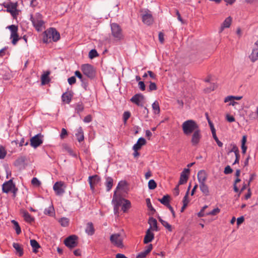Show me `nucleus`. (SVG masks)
Listing matches in <instances>:
<instances>
[{
  "mask_svg": "<svg viewBox=\"0 0 258 258\" xmlns=\"http://www.w3.org/2000/svg\"><path fill=\"white\" fill-rule=\"evenodd\" d=\"M30 20L37 31H42L45 29L44 22L42 19V16L40 13H36L34 15H31Z\"/></svg>",
  "mask_w": 258,
  "mask_h": 258,
  "instance_id": "3",
  "label": "nucleus"
},
{
  "mask_svg": "<svg viewBox=\"0 0 258 258\" xmlns=\"http://www.w3.org/2000/svg\"><path fill=\"white\" fill-rule=\"evenodd\" d=\"M76 137L79 142L83 141L84 139V133L82 127H79L75 133Z\"/></svg>",
  "mask_w": 258,
  "mask_h": 258,
  "instance_id": "26",
  "label": "nucleus"
},
{
  "mask_svg": "<svg viewBox=\"0 0 258 258\" xmlns=\"http://www.w3.org/2000/svg\"><path fill=\"white\" fill-rule=\"evenodd\" d=\"M202 139V134L200 129L197 130L194 132L191 136V143L192 146H197Z\"/></svg>",
  "mask_w": 258,
  "mask_h": 258,
  "instance_id": "13",
  "label": "nucleus"
},
{
  "mask_svg": "<svg viewBox=\"0 0 258 258\" xmlns=\"http://www.w3.org/2000/svg\"><path fill=\"white\" fill-rule=\"evenodd\" d=\"M125 200L122 198L120 195H118L116 190L114 191L112 203L114 205V211L115 212H117L119 206L123 204Z\"/></svg>",
  "mask_w": 258,
  "mask_h": 258,
  "instance_id": "7",
  "label": "nucleus"
},
{
  "mask_svg": "<svg viewBox=\"0 0 258 258\" xmlns=\"http://www.w3.org/2000/svg\"><path fill=\"white\" fill-rule=\"evenodd\" d=\"M21 214L24 219V220L28 223H31L34 221V218L26 210H23L21 211Z\"/></svg>",
  "mask_w": 258,
  "mask_h": 258,
  "instance_id": "20",
  "label": "nucleus"
},
{
  "mask_svg": "<svg viewBox=\"0 0 258 258\" xmlns=\"http://www.w3.org/2000/svg\"><path fill=\"white\" fill-rule=\"evenodd\" d=\"M76 79L75 77H71L68 79V82L70 85H73L76 83Z\"/></svg>",
  "mask_w": 258,
  "mask_h": 258,
  "instance_id": "60",
  "label": "nucleus"
},
{
  "mask_svg": "<svg viewBox=\"0 0 258 258\" xmlns=\"http://www.w3.org/2000/svg\"><path fill=\"white\" fill-rule=\"evenodd\" d=\"M131 116V113L129 111H125L123 114V119L124 123H126L127 119Z\"/></svg>",
  "mask_w": 258,
  "mask_h": 258,
  "instance_id": "47",
  "label": "nucleus"
},
{
  "mask_svg": "<svg viewBox=\"0 0 258 258\" xmlns=\"http://www.w3.org/2000/svg\"><path fill=\"white\" fill-rule=\"evenodd\" d=\"M84 106L82 102L78 103L75 107V110L77 113L80 114L81 112L84 110Z\"/></svg>",
  "mask_w": 258,
  "mask_h": 258,
  "instance_id": "40",
  "label": "nucleus"
},
{
  "mask_svg": "<svg viewBox=\"0 0 258 258\" xmlns=\"http://www.w3.org/2000/svg\"><path fill=\"white\" fill-rule=\"evenodd\" d=\"M110 240L112 244L118 247H123L122 238L119 234H114L110 236Z\"/></svg>",
  "mask_w": 258,
  "mask_h": 258,
  "instance_id": "9",
  "label": "nucleus"
},
{
  "mask_svg": "<svg viewBox=\"0 0 258 258\" xmlns=\"http://www.w3.org/2000/svg\"><path fill=\"white\" fill-rule=\"evenodd\" d=\"M154 234L151 232L150 228L146 232V235L144 239V242L145 243H148L149 242L152 241V240L154 239Z\"/></svg>",
  "mask_w": 258,
  "mask_h": 258,
  "instance_id": "23",
  "label": "nucleus"
},
{
  "mask_svg": "<svg viewBox=\"0 0 258 258\" xmlns=\"http://www.w3.org/2000/svg\"><path fill=\"white\" fill-rule=\"evenodd\" d=\"M146 204H147V206L148 208L151 211H155V210L154 209L153 207L152 206L150 199H149V198L146 199Z\"/></svg>",
  "mask_w": 258,
  "mask_h": 258,
  "instance_id": "52",
  "label": "nucleus"
},
{
  "mask_svg": "<svg viewBox=\"0 0 258 258\" xmlns=\"http://www.w3.org/2000/svg\"><path fill=\"white\" fill-rule=\"evenodd\" d=\"M142 21L143 23L147 25H150L153 23L154 19L150 11L146 12L142 16Z\"/></svg>",
  "mask_w": 258,
  "mask_h": 258,
  "instance_id": "16",
  "label": "nucleus"
},
{
  "mask_svg": "<svg viewBox=\"0 0 258 258\" xmlns=\"http://www.w3.org/2000/svg\"><path fill=\"white\" fill-rule=\"evenodd\" d=\"M169 198L170 197L168 195L164 196L162 199H159V201L163 205L168 207L169 204Z\"/></svg>",
  "mask_w": 258,
  "mask_h": 258,
  "instance_id": "37",
  "label": "nucleus"
},
{
  "mask_svg": "<svg viewBox=\"0 0 258 258\" xmlns=\"http://www.w3.org/2000/svg\"><path fill=\"white\" fill-rule=\"evenodd\" d=\"M190 187V185H189L188 188V190H187L186 195L184 197L183 201H182L183 204H186V205H187V206L189 203V200L188 199V190H189Z\"/></svg>",
  "mask_w": 258,
  "mask_h": 258,
  "instance_id": "49",
  "label": "nucleus"
},
{
  "mask_svg": "<svg viewBox=\"0 0 258 258\" xmlns=\"http://www.w3.org/2000/svg\"><path fill=\"white\" fill-rule=\"evenodd\" d=\"M126 183L125 181H120L118 183V185L116 187V190L117 191V190L123 188L126 185Z\"/></svg>",
  "mask_w": 258,
  "mask_h": 258,
  "instance_id": "48",
  "label": "nucleus"
},
{
  "mask_svg": "<svg viewBox=\"0 0 258 258\" xmlns=\"http://www.w3.org/2000/svg\"><path fill=\"white\" fill-rule=\"evenodd\" d=\"M92 118L91 115H88L84 117L83 121H84V122H85L86 123H88L92 121Z\"/></svg>",
  "mask_w": 258,
  "mask_h": 258,
  "instance_id": "58",
  "label": "nucleus"
},
{
  "mask_svg": "<svg viewBox=\"0 0 258 258\" xmlns=\"http://www.w3.org/2000/svg\"><path fill=\"white\" fill-rule=\"evenodd\" d=\"M226 119L227 121L230 122H234L235 121V118L233 116L230 115H226Z\"/></svg>",
  "mask_w": 258,
  "mask_h": 258,
  "instance_id": "64",
  "label": "nucleus"
},
{
  "mask_svg": "<svg viewBox=\"0 0 258 258\" xmlns=\"http://www.w3.org/2000/svg\"><path fill=\"white\" fill-rule=\"evenodd\" d=\"M2 190L5 193H8L11 191L13 192L14 196L15 197L18 191V188L13 183V179H11L3 183L2 186Z\"/></svg>",
  "mask_w": 258,
  "mask_h": 258,
  "instance_id": "4",
  "label": "nucleus"
},
{
  "mask_svg": "<svg viewBox=\"0 0 258 258\" xmlns=\"http://www.w3.org/2000/svg\"><path fill=\"white\" fill-rule=\"evenodd\" d=\"M232 21V18L229 16L226 18L221 25L219 33H221L224 29L230 27Z\"/></svg>",
  "mask_w": 258,
  "mask_h": 258,
  "instance_id": "19",
  "label": "nucleus"
},
{
  "mask_svg": "<svg viewBox=\"0 0 258 258\" xmlns=\"http://www.w3.org/2000/svg\"><path fill=\"white\" fill-rule=\"evenodd\" d=\"M213 137L214 140H215V141L216 142L218 146L220 147H222L223 146V143L219 140L218 138H217V137L216 136V134L213 136Z\"/></svg>",
  "mask_w": 258,
  "mask_h": 258,
  "instance_id": "56",
  "label": "nucleus"
},
{
  "mask_svg": "<svg viewBox=\"0 0 258 258\" xmlns=\"http://www.w3.org/2000/svg\"><path fill=\"white\" fill-rule=\"evenodd\" d=\"M200 188L203 194L207 196L209 195V189L208 186L205 183H202L200 184Z\"/></svg>",
  "mask_w": 258,
  "mask_h": 258,
  "instance_id": "28",
  "label": "nucleus"
},
{
  "mask_svg": "<svg viewBox=\"0 0 258 258\" xmlns=\"http://www.w3.org/2000/svg\"><path fill=\"white\" fill-rule=\"evenodd\" d=\"M7 154V152L5 148L3 146L0 145V159H4L6 157Z\"/></svg>",
  "mask_w": 258,
  "mask_h": 258,
  "instance_id": "42",
  "label": "nucleus"
},
{
  "mask_svg": "<svg viewBox=\"0 0 258 258\" xmlns=\"http://www.w3.org/2000/svg\"><path fill=\"white\" fill-rule=\"evenodd\" d=\"M59 39L60 34L55 28H50L43 33V41L44 43L50 42L51 40L54 42H56Z\"/></svg>",
  "mask_w": 258,
  "mask_h": 258,
  "instance_id": "2",
  "label": "nucleus"
},
{
  "mask_svg": "<svg viewBox=\"0 0 258 258\" xmlns=\"http://www.w3.org/2000/svg\"><path fill=\"white\" fill-rule=\"evenodd\" d=\"M148 253L145 251L141 252L136 257V258H145Z\"/></svg>",
  "mask_w": 258,
  "mask_h": 258,
  "instance_id": "55",
  "label": "nucleus"
},
{
  "mask_svg": "<svg viewBox=\"0 0 258 258\" xmlns=\"http://www.w3.org/2000/svg\"><path fill=\"white\" fill-rule=\"evenodd\" d=\"M146 143V140L143 138H140L138 139L136 144L133 146V150L134 151H138L140 150L142 146L145 145Z\"/></svg>",
  "mask_w": 258,
  "mask_h": 258,
  "instance_id": "22",
  "label": "nucleus"
},
{
  "mask_svg": "<svg viewBox=\"0 0 258 258\" xmlns=\"http://www.w3.org/2000/svg\"><path fill=\"white\" fill-rule=\"evenodd\" d=\"M189 173V169L185 168L182 171L180 174V179L179 181V184H183L187 182Z\"/></svg>",
  "mask_w": 258,
  "mask_h": 258,
  "instance_id": "18",
  "label": "nucleus"
},
{
  "mask_svg": "<svg viewBox=\"0 0 258 258\" xmlns=\"http://www.w3.org/2000/svg\"><path fill=\"white\" fill-rule=\"evenodd\" d=\"M50 73L49 72H46L45 73L43 74L41 77V84L42 85H45L48 84L50 81V79L49 78Z\"/></svg>",
  "mask_w": 258,
  "mask_h": 258,
  "instance_id": "31",
  "label": "nucleus"
},
{
  "mask_svg": "<svg viewBox=\"0 0 258 258\" xmlns=\"http://www.w3.org/2000/svg\"><path fill=\"white\" fill-rule=\"evenodd\" d=\"M42 138L43 136L41 134H38L33 137L30 139L31 146L34 148L40 146L43 143Z\"/></svg>",
  "mask_w": 258,
  "mask_h": 258,
  "instance_id": "10",
  "label": "nucleus"
},
{
  "mask_svg": "<svg viewBox=\"0 0 258 258\" xmlns=\"http://www.w3.org/2000/svg\"><path fill=\"white\" fill-rule=\"evenodd\" d=\"M157 186L156 182L153 179H151L148 182V187L150 189H154Z\"/></svg>",
  "mask_w": 258,
  "mask_h": 258,
  "instance_id": "43",
  "label": "nucleus"
},
{
  "mask_svg": "<svg viewBox=\"0 0 258 258\" xmlns=\"http://www.w3.org/2000/svg\"><path fill=\"white\" fill-rule=\"evenodd\" d=\"M66 186L63 181H57L54 183L53 186V190L57 195H61L64 192Z\"/></svg>",
  "mask_w": 258,
  "mask_h": 258,
  "instance_id": "11",
  "label": "nucleus"
},
{
  "mask_svg": "<svg viewBox=\"0 0 258 258\" xmlns=\"http://www.w3.org/2000/svg\"><path fill=\"white\" fill-rule=\"evenodd\" d=\"M131 207V203L130 201L127 200H124L122 204L121 209L123 212H126Z\"/></svg>",
  "mask_w": 258,
  "mask_h": 258,
  "instance_id": "34",
  "label": "nucleus"
},
{
  "mask_svg": "<svg viewBox=\"0 0 258 258\" xmlns=\"http://www.w3.org/2000/svg\"><path fill=\"white\" fill-rule=\"evenodd\" d=\"M85 231L89 235H92L94 233L95 230L92 223L89 222L87 223Z\"/></svg>",
  "mask_w": 258,
  "mask_h": 258,
  "instance_id": "30",
  "label": "nucleus"
},
{
  "mask_svg": "<svg viewBox=\"0 0 258 258\" xmlns=\"http://www.w3.org/2000/svg\"><path fill=\"white\" fill-rule=\"evenodd\" d=\"M149 224L150 225V228H152L153 230L158 231L157 220L154 218H150L149 220Z\"/></svg>",
  "mask_w": 258,
  "mask_h": 258,
  "instance_id": "29",
  "label": "nucleus"
},
{
  "mask_svg": "<svg viewBox=\"0 0 258 258\" xmlns=\"http://www.w3.org/2000/svg\"><path fill=\"white\" fill-rule=\"evenodd\" d=\"M244 221V218L243 216L239 217L237 219V225L239 226L241 224H242Z\"/></svg>",
  "mask_w": 258,
  "mask_h": 258,
  "instance_id": "61",
  "label": "nucleus"
},
{
  "mask_svg": "<svg viewBox=\"0 0 258 258\" xmlns=\"http://www.w3.org/2000/svg\"><path fill=\"white\" fill-rule=\"evenodd\" d=\"M232 171L233 170L230 167V166L228 165L225 168L224 172L226 174H228L231 173L232 172Z\"/></svg>",
  "mask_w": 258,
  "mask_h": 258,
  "instance_id": "54",
  "label": "nucleus"
},
{
  "mask_svg": "<svg viewBox=\"0 0 258 258\" xmlns=\"http://www.w3.org/2000/svg\"><path fill=\"white\" fill-rule=\"evenodd\" d=\"M154 113L156 114H159L160 112L159 103L157 101H155L152 105Z\"/></svg>",
  "mask_w": 258,
  "mask_h": 258,
  "instance_id": "35",
  "label": "nucleus"
},
{
  "mask_svg": "<svg viewBox=\"0 0 258 258\" xmlns=\"http://www.w3.org/2000/svg\"><path fill=\"white\" fill-rule=\"evenodd\" d=\"M164 35L162 32H160L159 33V41L161 43H164Z\"/></svg>",
  "mask_w": 258,
  "mask_h": 258,
  "instance_id": "62",
  "label": "nucleus"
},
{
  "mask_svg": "<svg viewBox=\"0 0 258 258\" xmlns=\"http://www.w3.org/2000/svg\"><path fill=\"white\" fill-rule=\"evenodd\" d=\"M158 220L162 224V225L165 227L169 231L171 232L172 231L171 225H170L167 221L163 220L160 217H158Z\"/></svg>",
  "mask_w": 258,
  "mask_h": 258,
  "instance_id": "36",
  "label": "nucleus"
},
{
  "mask_svg": "<svg viewBox=\"0 0 258 258\" xmlns=\"http://www.w3.org/2000/svg\"><path fill=\"white\" fill-rule=\"evenodd\" d=\"M249 58L252 62L258 60V48H253L252 49L251 53L249 55Z\"/></svg>",
  "mask_w": 258,
  "mask_h": 258,
  "instance_id": "24",
  "label": "nucleus"
},
{
  "mask_svg": "<svg viewBox=\"0 0 258 258\" xmlns=\"http://www.w3.org/2000/svg\"><path fill=\"white\" fill-rule=\"evenodd\" d=\"M111 29L112 35L116 40H120L123 39L122 30L117 24H111Z\"/></svg>",
  "mask_w": 258,
  "mask_h": 258,
  "instance_id": "5",
  "label": "nucleus"
},
{
  "mask_svg": "<svg viewBox=\"0 0 258 258\" xmlns=\"http://www.w3.org/2000/svg\"><path fill=\"white\" fill-rule=\"evenodd\" d=\"M113 180L110 177L106 178L105 185L107 188V191H109L113 186Z\"/></svg>",
  "mask_w": 258,
  "mask_h": 258,
  "instance_id": "33",
  "label": "nucleus"
},
{
  "mask_svg": "<svg viewBox=\"0 0 258 258\" xmlns=\"http://www.w3.org/2000/svg\"><path fill=\"white\" fill-rule=\"evenodd\" d=\"M13 246L16 250V252L19 255V256H21L23 255V248L20 244L14 242L13 244Z\"/></svg>",
  "mask_w": 258,
  "mask_h": 258,
  "instance_id": "27",
  "label": "nucleus"
},
{
  "mask_svg": "<svg viewBox=\"0 0 258 258\" xmlns=\"http://www.w3.org/2000/svg\"><path fill=\"white\" fill-rule=\"evenodd\" d=\"M242 98V96H228L224 99V102L227 103L229 101H232V99H234L236 100H240Z\"/></svg>",
  "mask_w": 258,
  "mask_h": 258,
  "instance_id": "38",
  "label": "nucleus"
},
{
  "mask_svg": "<svg viewBox=\"0 0 258 258\" xmlns=\"http://www.w3.org/2000/svg\"><path fill=\"white\" fill-rule=\"evenodd\" d=\"M207 179V174L205 171L200 170L198 173V179L199 183H205Z\"/></svg>",
  "mask_w": 258,
  "mask_h": 258,
  "instance_id": "21",
  "label": "nucleus"
},
{
  "mask_svg": "<svg viewBox=\"0 0 258 258\" xmlns=\"http://www.w3.org/2000/svg\"><path fill=\"white\" fill-rule=\"evenodd\" d=\"M81 69L83 74L90 78H93L95 76V71L92 66L89 64L82 65Z\"/></svg>",
  "mask_w": 258,
  "mask_h": 258,
  "instance_id": "6",
  "label": "nucleus"
},
{
  "mask_svg": "<svg viewBox=\"0 0 258 258\" xmlns=\"http://www.w3.org/2000/svg\"><path fill=\"white\" fill-rule=\"evenodd\" d=\"M220 212V209L218 208L213 209L212 211L207 213L206 215H213L215 216L219 214Z\"/></svg>",
  "mask_w": 258,
  "mask_h": 258,
  "instance_id": "44",
  "label": "nucleus"
},
{
  "mask_svg": "<svg viewBox=\"0 0 258 258\" xmlns=\"http://www.w3.org/2000/svg\"><path fill=\"white\" fill-rule=\"evenodd\" d=\"M58 222L61 224V225L63 227H67L69 225V219L65 218V217L60 219L58 220Z\"/></svg>",
  "mask_w": 258,
  "mask_h": 258,
  "instance_id": "41",
  "label": "nucleus"
},
{
  "mask_svg": "<svg viewBox=\"0 0 258 258\" xmlns=\"http://www.w3.org/2000/svg\"><path fill=\"white\" fill-rule=\"evenodd\" d=\"M157 90V86L155 83L150 82L149 85V90L153 91Z\"/></svg>",
  "mask_w": 258,
  "mask_h": 258,
  "instance_id": "57",
  "label": "nucleus"
},
{
  "mask_svg": "<svg viewBox=\"0 0 258 258\" xmlns=\"http://www.w3.org/2000/svg\"><path fill=\"white\" fill-rule=\"evenodd\" d=\"M53 208L49 207V208L46 209L45 210L44 213L45 214H48V215H50L53 213Z\"/></svg>",
  "mask_w": 258,
  "mask_h": 258,
  "instance_id": "59",
  "label": "nucleus"
},
{
  "mask_svg": "<svg viewBox=\"0 0 258 258\" xmlns=\"http://www.w3.org/2000/svg\"><path fill=\"white\" fill-rule=\"evenodd\" d=\"M89 182L90 184L91 189L93 190L96 185L100 181V178L97 175L89 176Z\"/></svg>",
  "mask_w": 258,
  "mask_h": 258,
  "instance_id": "17",
  "label": "nucleus"
},
{
  "mask_svg": "<svg viewBox=\"0 0 258 258\" xmlns=\"http://www.w3.org/2000/svg\"><path fill=\"white\" fill-rule=\"evenodd\" d=\"M68 135V132L67 131L63 128L61 130V133L60 135V137L61 139H63L66 137Z\"/></svg>",
  "mask_w": 258,
  "mask_h": 258,
  "instance_id": "51",
  "label": "nucleus"
},
{
  "mask_svg": "<svg viewBox=\"0 0 258 258\" xmlns=\"http://www.w3.org/2000/svg\"><path fill=\"white\" fill-rule=\"evenodd\" d=\"M30 244L33 248V251L35 253L38 252V249L40 248V245L35 239L30 240Z\"/></svg>",
  "mask_w": 258,
  "mask_h": 258,
  "instance_id": "32",
  "label": "nucleus"
},
{
  "mask_svg": "<svg viewBox=\"0 0 258 258\" xmlns=\"http://www.w3.org/2000/svg\"><path fill=\"white\" fill-rule=\"evenodd\" d=\"M182 129L185 135L189 136L197 130L200 129V127L198 123L195 120L189 119L183 122Z\"/></svg>",
  "mask_w": 258,
  "mask_h": 258,
  "instance_id": "1",
  "label": "nucleus"
},
{
  "mask_svg": "<svg viewBox=\"0 0 258 258\" xmlns=\"http://www.w3.org/2000/svg\"><path fill=\"white\" fill-rule=\"evenodd\" d=\"M78 237L76 235H71L67 238L64 240L65 245L71 248L75 247L78 245Z\"/></svg>",
  "mask_w": 258,
  "mask_h": 258,
  "instance_id": "12",
  "label": "nucleus"
},
{
  "mask_svg": "<svg viewBox=\"0 0 258 258\" xmlns=\"http://www.w3.org/2000/svg\"><path fill=\"white\" fill-rule=\"evenodd\" d=\"M11 222L14 225V228L16 230V233L18 235L20 234L21 233V229L19 225V223L14 220H12Z\"/></svg>",
  "mask_w": 258,
  "mask_h": 258,
  "instance_id": "39",
  "label": "nucleus"
},
{
  "mask_svg": "<svg viewBox=\"0 0 258 258\" xmlns=\"http://www.w3.org/2000/svg\"><path fill=\"white\" fill-rule=\"evenodd\" d=\"M72 94L70 92L64 93L61 96V99L63 103L69 104L72 100Z\"/></svg>",
  "mask_w": 258,
  "mask_h": 258,
  "instance_id": "25",
  "label": "nucleus"
},
{
  "mask_svg": "<svg viewBox=\"0 0 258 258\" xmlns=\"http://www.w3.org/2000/svg\"><path fill=\"white\" fill-rule=\"evenodd\" d=\"M31 183L34 186H39L41 182L36 177H33L31 180Z\"/></svg>",
  "mask_w": 258,
  "mask_h": 258,
  "instance_id": "46",
  "label": "nucleus"
},
{
  "mask_svg": "<svg viewBox=\"0 0 258 258\" xmlns=\"http://www.w3.org/2000/svg\"><path fill=\"white\" fill-rule=\"evenodd\" d=\"M131 102L139 106H143L145 102L144 96L141 94H137L131 99Z\"/></svg>",
  "mask_w": 258,
  "mask_h": 258,
  "instance_id": "14",
  "label": "nucleus"
},
{
  "mask_svg": "<svg viewBox=\"0 0 258 258\" xmlns=\"http://www.w3.org/2000/svg\"><path fill=\"white\" fill-rule=\"evenodd\" d=\"M98 55V54L95 49H92L89 53V56L90 58H93Z\"/></svg>",
  "mask_w": 258,
  "mask_h": 258,
  "instance_id": "45",
  "label": "nucleus"
},
{
  "mask_svg": "<svg viewBox=\"0 0 258 258\" xmlns=\"http://www.w3.org/2000/svg\"><path fill=\"white\" fill-rule=\"evenodd\" d=\"M232 149L229 152H234L235 154L239 153V149L235 144L231 145Z\"/></svg>",
  "mask_w": 258,
  "mask_h": 258,
  "instance_id": "50",
  "label": "nucleus"
},
{
  "mask_svg": "<svg viewBox=\"0 0 258 258\" xmlns=\"http://www.w3.org/2000/svg\"><path fill=\"white\" fill-rule=\"evenodd\" d=\"M139 87L142 91H144L145 90V85L142 81H140L139 82Z\"/></svg>",
  "mask_w": 258,
  "mask_h": 258,
  "instance_id": "63",
  "label": "nucleus"
},
{
  "mask_svg": "<svg viewBox=\"0 0 258 258\" xmlns=\"http://www.w3.org/2000/svg\"><path fill=\"white\" fill-rule=\"evenodd\" d=\"M5 7L7 8V11L10 13L13 17H16L18 15V12L17 10V4L16 3L8 4Z\"/></svg>",
  "mask_w": 258,
  "mask_h": 258,
  "instance_id": "15",
  "label": "nucleus"
},
{
  "mask_svg": "<svg viewBox=\"0 0 258 258\" xmlns=\"http://www.w3.org/2000/svg\"><path fill=\"white\" fill-rule=\"evenodd\" d=\"M11 31V39H12V43L13 45H16L18 40L20 39L18 34V28L15 25L9 26L7 27Z\"/></svg>",
  "mask_w": 258,
  "mask_h": 258,
  "instance_id": "8",
  "label": "nucleus"
},
{
  "mask_svg": "<svg viewBox=\"0 0 258 258\" xmlns=\"http://www.w3.org/2000/svg\"><path fill=\"white\" fill-rule=\"evenodd\" d=\"M248 117L250 120H253L258 119V118L255 115V114L252 111L250 112V113L248 114Z\"/></svg>",
  "mask_w": 258,
  "mask_h": 258,
  "instance_id": "53",
  "label": "nucleus"
}]
</instances>
